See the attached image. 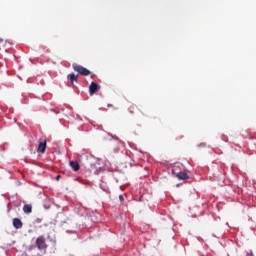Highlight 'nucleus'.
I'll return each mask as SVG.
<instances>
[{"label": "nucleus", "instance_id": "nucleus-9", "mask_svg": "<svg viewBox=\"0 0 256 256\" xmlns=\"http://www.w3.org/2000/svg\"><path fill=\"white\" fill-rule=\"evenodd\" d=\"M24 213H32L33 212V206L30 204H25L23 206Z\"/></svg>", "mask_w": 256, "mask_h": 256}, {"label": "nucleus", "instance_id": "nucleus-15", "mask_svg": "<svg viewBox=\"0 0 256 256\" xmlns=\"http://www.w3.org/2000/svg\"><path fill=\"white\" fill-rule=\"evenodd\" d=\"M1 43H3V40H2V38H0V44H1Z\"/></svg>", "mask_w": 256, "mask_h": 256}, {"label": "nucleus", "instance_id": "nucleus-10", "mask_svg": "<svg viewBox=\"0 0 256 256\" xmlns=\"http://www.w3.org/2000/svg\"><path fill=\"white\" fill-rule=\"evenodd\" d=\"M119 200L121 201V203H123V201H125V198L123 197V195L119 196Z\"/></svg>", "mask_w": 256, "mask_h": 256}, {"label": "nucleus", "instance_id": "nucleus-4", "mask_svg": "<svg viewBox=\"0 0 256 256\" xmlns=\"http://www.w3.org/2000/svg\"><path fill=\"white\" fill-rule=\"evenodd\" d=\"M175 177H177L179 181H187V179H189V174L185 172H178L175 174Z\"/></svg>", "mask_w": 256, "mask_h": 256}, {"label": "nucleus", "instance_id": "nucleus-1", "mask_svg": "<svg viewBox=\"0 0 256 256\" xmlns=\"http://www.w3.org/2000/svg\"><path fill=\"white\" fill-rule=\"evenodd\" d=\"M72 67H73L74 71H76L79 75H82L83 77H89V75H91V71H89V69H87L77 63H73Z\"/></svg>", "mask_w": 256, "mask_h": 256}, {"label": "nucleus", "instance_id": "nucleus-16", "mask_svg": "<svg viewBox=\"0 0 256 256\" xmlns=\"http://www.w3.org/2000/svg\"><path fill=\"white\" fill-rule=\"evenodd\" d=\"M130 113H133V111H132V110H130Z\"/></svg>", "mask_w": 256, "mask_h": 256}, {"label": "nucleus", "instance_id": "nucleus-2", "mask_svg": "<svg viewBox=\"0 0 256 256\" xmlns=\"http://www.w3.org/2000/svg\"><path fill=\"white\" fill-rule=\"evenodd\" d=\"M36 247L39 251H45L47 249V242L45 241V236H40L36 239Z\"/></svg>", "mask_w": 256, "mask_h": 256}, {"label": "nucleus", "instance_id": "nucleus-8", "mask_svg": "<svg viewBox=\"0 0 256 256\" xmlns=\"http://www.w3.org/2000/svg\"><path fill=\"white\" fill-rule=\"evenodd\" d=\"M70 167L73 169V171H79V169H81V166L77 161H70Z\"/></svg>", "mask_w": 256, "mask_h": 256}, {"label": "nucleus", "instance_id": "nucleus-11", "mask_svg": "<svg viewBox=\"0 0 256 256\" xmlns=\"http://www.w3.org/2000/svg\"><path fill=\"white\" fill-rule=\"evenodd\" d=\"M41 218H37L36 220H35V223H41Z\"/></svg>", "mask_w": 256, "mask_h": 256}, {"label": "nucleus", "instance_id": "nucleus-5", "mask_svg": "<svg viewBox=\"0 0 256 256\" xmlns=\"http://www.w3.org/2000/svg\"><path fill=\"white\" fill-rule=\"evenodd\" d=\"M47 149V141H41L38 145V153H45Z\"/></svg>", "mask_w": 256, "mask_h": 256}, {"label": "nucleus", "instance_id": "nucleus-7", "mask_svg": "<svg viewBox=\"0 0 256 256\" xmlns=\"http://www.w3.org/2000/svg\"><path fill=\"white\" fill-rule=\"evenodd\" d=\"M13 226L15 227V229H21V227H23V222L19 218H14Z\"/></svg>", "mask_w": 256, "mask_h": 256}, {"label": "nucleus", "instance_id": "nucleus-13", "mask_svg": "<svg viewBox=\"0 0 256 256\" xmlns=\"http://www.w3.org/2000/svg\"><path fill=\"white\" fill-rule=\"evenodd\" d=\"M100 171H101V168H99V170H96L95 175H99Z\"/></svg>", "mask_w": 256, "mask_h": 256}, {"label": "nucleus", "instance_id": "nucleus-3", "mask_svg": "<svg viewBox=\"0 0 256 256\" xmlns=\"http://www.w3.org/2000/svg\"><path fill=\"white\" fill-rule=\"evenodd\" d=\"M100 89L101 86H99V84H97L96 82H91L89 86V93L90 95H95V93H97V91H99Z\"/></svg>", "mask_w": 256, "mask_h": 256}, {"label": "nucleus", "instance_id": "nucleus-14", "mask_svg": "<svg viewBox=\"0 0 256 256\" xmlns=\"http://www.w3.org/2000/svg\"><path fill=\"white\" fill-rule=\"evenodd\" d=\"M59 179H61V176H60V175H58V176L56 177V181H59Z\"/></svg>", "mask_w": 256, "mask_h": 256}, {"label": "nucleus", "instance_id": "nucleus-6", "mask_svg": "<svg viewBox=\"0 0 256 256\" xmlns=\"http://www.w3.org/2000/svg\"><path fill=\"white\" fill-rule=\"evenodd\" d=\"M78 77H79V74L75 75L74 73H72L67 76V79L68 81H70L71 85H74V83H77Z\"/></svg>", "mask_w": 256, "mask_h": 256}, {"label": "nucleus", "instance_id": "nucleus-12", "mask_svg": "<svg viewBox=\"0 0 256 256\" xmlns=\"http://www.w3.org/2000/svg\"><path fill=\"white\" fill-rule=\"evenodd\" d=\"M246 256H253V251L250 250V252H248Z\"/></svg>", "mask_w": 256, "mask_h": 256}]
</instances>
